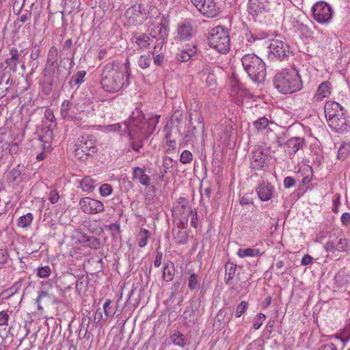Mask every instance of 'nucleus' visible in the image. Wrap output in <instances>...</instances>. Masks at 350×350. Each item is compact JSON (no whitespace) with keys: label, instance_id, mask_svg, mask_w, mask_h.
<instances>
[{"label":"nucleus","instance_id":"1","mask_svg":"<svg viewBox=\"0 0 350 350\" xmlns=\"http://www.w3.org/2000/svg\"><path fill=\"white\" fill-rule=\"evenodd\" d=\"M129 62L122 64L113 61L107 64L101 74L100 83L107 92H115L120 90L124 85H129L131 75Z\"/></svg>","mask_w":350,"mask_h":350},{"label":"nucleus","instance_id":"2","mask_svg":"<svg viewBox=\"0 0 350 350\" xmlns=\"http://www.w3.org/2000/svg\"><path fill=\"white\" fill-rule=\"evenodd\" d=\"M273 84L280 92L284 94L294 93L302 88L300 76L293 69L276 73L273 78Z\"/></svg>","mask_w":350,"mask_h":350},{"label":"nucleus","instance_id":"3","mask_svg":"<svg viewBox=\"0 0 350 350\" xmlns=\"http://www.w3.org/2000/svg\"><path fill=\"white\" fill-rule=\"evenodd\" d=\"M244 70L249 77L257 83H263L267 71L265 62L254 53L245 54L241 59Z\"/></svg>","mask_w":350,"mask_h":350},{"label":"nucleus","instance_id":"4","mask_svg":"<svg viewBox=\"0 0 350 350\" xmlns=\"http://www.w3.org/2000/svg\"><path fill=\"white\" fill-rule=\"evenodd\" d=\"M159 118V115L144 113L143 111H133L129 117V122L142 130L144 133L152 134L156 129Z\"/></svg>","mask_w":350,"mask_h":350},{"label":"nucleus","instance_id":"5","mask_svg":"<svg viewBox=\"0 0 350 350\" xmlns=\"http://www.w3.org/2000/svg\"><path fill=\"white\" fill-rule=\"evenodd\" d=\"M208 45L218 52L225 54L230 47L229 32L227 29L217 26L211 29L208 37Z\"/></svg>","mask_w":350,"mask_h":350},{"label":"nucleus","instance_id":"6","mask_svg":"<svg viewBox=\"0 0 350 350\" xmlns=\"http://www.w3.org/2000/svg\"><path fill=\"white\" fill-rule=\"evenodd\" d=\"M268 59L275 61L287 60L292 53L289 44L279 40H272L268 46Z\"/></svg>","mask_w":350,"mask_h":350},{"label":"nucleus","instance_id":"7","mask_svg":"<svg viewBox=\"0 0 350 350\" xmlns=\"http://www.w3.org/2000/svg\"><path fill=\"white\" fill-rule=\"evenodd\" d=\"M322 112L332 130L338 131L346 129L349 117L346 116L344 111H322Z\"/></svg>","mask_w":350,"mask_h":350},{"label":"nucleus","instance_id":"8","mask_svg":"<svg viewBox=\"0 0 350 350\" xmlns=\"http://www.w3.org/2000/svg\"><path fill=\"white\" fill-rule=\"evenodd\" d=\"M313 18L321 24L328 23L332 18V7L325 1H319L312 8Z\"/></svg>","mask_w":350,"mask_h":350},{"label":"nucleus","instance_id":"9","mask_svg":"<svg viewBox=\"0 0 350 350\" xmlns=\"http://www.w3.org/2000/svg\"><path fill=\"white\" fill-rule=\"evenodd\" d=\"M269 154L262 146H256L250 153V166L255 170H265L268 166Z\"/></svg>","mask_w":350,"mask_h":350},{"label":"nucleus","instance_id":"10","mask_svg":"<svg viewBox=\"0 0 350 350\" xmlns=\"http://www.w3.org/2000/svg\"><path fill=\"white\" fill-rule=\"evenodd\" d=\"M191 2L202 15L207 18H215L220 13V9L216 5L215 0H191Z\"/></svg>","mask_w":350,"mask_h":350},{"label":"nucleus","instance_id":"11","mask_svg":"<svg viewBox=\"0 0 350 350\" xmlns=\"http://www.w3.org/2000/svg\"><path fill=\"white\" fill-rule=\"evenodd\" d=\"M79 206L84 213L89 215L100 213L105 210L102 202L89 197L81 198L79 201Z\"/></svg>","mask_w":350,"mask_h":350},{"label":"nucleus","instance_id":"12","mask_svg":"<svg viewBox=\"0 0 350 350\" xmlns=\"http://www.w3.org/2000/svg\"><path fill=\"white\" fill-rule=\"evenodd\" d=\"M229 94L235 103L240 105L243 103V96L245 94L243 88L236 74L232 73L229 81Z\"/></svg>","mask_w":350,"mask_h":350},{"label":"nucleus","instance_id":"13","mask_svg":"<svg viewBox=\"0 0 350 350\" xmlns=\"http://www.w3.org/2000/svg\"><path fill=\"white\" fill-rule=\"evenodd\" d=\"M154 42L152 44L154 48V53L159 52L164 43L165 38L167 36V27L162 23L157 25L152 29Z\"/></svg>","mask_w":350,"mask_h":350},{"label":"nucleus","instance_id":"14","mask_svg":"<svg viewBox=\"0 0 350 350\" xmlns=\"http://www.w3.org/2000/svg\"><path fill=\"white\" fill-rule=\"evenodd\" d=\"M76 146H80L81 147V152H84L85 155H90L96 152V148L95 146V137L92 135H81L78 138Z\"/></svg>","mask_w":350,"mask_h":350},{"label":"nucleus","instance_id":"15","mask_svg":"<svg viewBox=\"0 0 350 350\" xmlns=\"http://www.w3.org/2000/svg\"><path fill=\"white\" fill-rule=\"evenodd\" d=\"M306 146V140L304 137H294L288 139L284 144V151L290 156H293L295 153Z\"/></svg>","mask_w":350,"mask_h":350},{"label":"nucleus","instance_id":"16","mask_svg":"<svg viewBox=\"0 0 350 350\" xmlns=\"http://www.w3.org/2000/svg\"><path fill=\"white\" fill-rule=\"evenodd\" d=\"M60 301L52 293L46 291H41L39 293L38 297L36 299L38 305V310H42L43 308L42 304L45 306L53 305L59 303Z\"/></svg>","mask_w":350,"mask_h":350},{"label":"nucleus","instance_id":"17","mask_svg":"<svg viewBox=\"0 0 350 350\" xmlns=\"http://www.w3.org/2000/svg\"><path fill=\"white\" fill-rule=\"evenodd\" d=\"M267 0H249L247 3L248 14L256 17L266 10L267 6Z\"/></svg>","mask_w":350,"mask_h":350},{"label":"nucleus","instance_id":"18","mask_svg":"<svg viewBox=\"0 0 350 350\" xmlns=\"http://www.w3.org/2000/svg\"><path fill=\"white\" fill-rule=\"evenodd\" d=\"M349 241L343 237H340L336 242L334 239H329L325 244L324 248L326 252H346L349 247Z\"/></svg>","mask_w":350,"mask_h":350},{"label":"nucleus","instance_id":"19","mask_svg":"<svg viewBox=\"0 0 350 350\" xmlns=\"http://www.w3.org/2000/svg\"><path fill=\"white\" fill-rule=\"evenodd\" d=\"M256 190L260 200L268 201L273 196L274 187L270 183L262 181L257 186Z\"/></svg>","mask_w":350,"mask_h":350},{"label":"nucleus","instance_id":"20","mask_svg":"<svg viewBox=\"0 0 350 350\" xmlns=\"http://www.w3.org/2000/svg\"><path fill=\"white\" fill-rule=\"evenodd\" d=\"M133 180L138 181L142 185L148 187L150 185V177L146 174L145 169L135 167L133 170Z\"/></svg>","mask_w":350,"mask_h":350},{"label":"nucleus","instance_id":"21","mask_svg":"<svg viewBox=\"0 0 350 350\" xmlns=\"http://www.w3.org/2000/svg\"><path fill=\"white\" fill-rule=\"evenodd\" d=\"M331 94V83L328 81L322 82L318 87L312 99L315 102L321 101L323 98Z\"/></svg>","mask_w":350,"mask_h":350},{"label":"nucleus","instance_id":"22","mask_svg":"<svg viewBox=\"0 0 350 350\" xmlns=\"http://www.w3.org/2000/svg\"><path fill=\"white\" fill-rule=\"evenodd\" d=\"M178 36L181 40H189L193 35V29L191 25L188 22H183L178 25Z\"/></svg>","mask_w":350,"mask_h":350},{"label":"nucleus","instance_id":"23","mask_svg":"<svg viewBox=\"0 0 350 350\" xmlns=\"http://www.w3.org/2000/svg\"><path fill=\"white\" fill-rule=\"evenodd\" d=\"M9 54L10 57L7 58L5 60V63L7 66L10 68L13 72H16L17 66L21 62L20 59V52L15 47H12L10 49Z\"/></svg>","mask_w":350,"mask_h":350},{"label":"nucleus","instance_id":"24","mask_svg":"<svg viewBox=\"0 0 350 350\" xmlns=\"http://www.w3.org/2000/svg\"><path fill=\"white\" fill-rule=\"evenodd\" d=\"M135 42L140 49H146L150 48L154 42L152 30L150 33H144L139 36L135 37Z\"/></svg>","mask_w":350,"mask_h":350},{"label":"nucleus","instance_id":"25","mask_svg":"<svg viewBox=\"0 0 350 350\" xmlns=\"http://www.w3.org/2000/svg\"><path fill=\"white\" fill-rule=\"evenodd\" d=\"M197 52V47L196 45H188L187 48L181 50L176 54V59L181 62H188L191 57Z\"/></svg>","mask_w":350,"mask_h":350},{"label":"nucleus","instance_id":"26","mask_svg":"<svg viewBox=\"0 0 350 350\" xmlns=\"http://www.w3.org/2000/svg\"><path fill=\"white\" fill-rule=\"evenodd\" d=\"M79 241L82 243L85 246L89 247L91 249L97 250L100 247V241L99 239L95 237L88 236L87 234H83L79 239Z\"/></svg>","mask_w":350,"mask_h":350},{"label":"nucleus","instance_id":"27","mask_svg":"<svg viewBox=\"0 0 350 350\" xmlns=\"http://www.w3.org/2000/svg\"><path fill=\"white\" fill-rule=\"evenodd\" d=\"M269 34L266 32H252L247 31L245 33V38L246 40V45H251L252 43L258 40H261L267 38Z\"/></svg>","mask_w":350,"mask_h":350},{"label":"nucleus","instance_id":"28","mask_svg":"<svg viewBox=\"0 0 350 350\" xmlns=\"http://www.w3.org/2000/svg\"><path fill=\"white\" fill-rule=\"evenodd\" d=\"M38 138L44 143H49L53 138L52 125H43L39 133Z\"/></svg>","mask_w":350,"mask_h":350},{"label":"nucleus","instance_id":"29","mask_svg":"<svg viewBox=\"0 0 350 350\" xmlns=\"http://www.w3.org/2000/svg\"><path fill=\"white\" fill-rule=\"evenodd\" d=\"M237 267V264L232 262L230 260L226 262L225 264L226 276L224 278L226 284H230L232 283V280L235 275Z\"/></svg>","mask_w":350,"mask_h":350},{"label":"nucleus","instance_id":"30","mask_svg":"<svg viewBox=\"0 0 350 350\" xmlns=\"http://www.w3.org/2000/svg\"><path fill=\"white\" fill-rule=\"evenodd\" d=\"M189 274L188 278V288L191 291H196L200 286V278L197 274H196L192 269L187 271Z\"/></svg>","mask_w":350,"mask_h":350},{"label":"nucleus","instance_id":"31","mask_svg":"<svg viewBox=\"0 0 350 350\" xmlns=\"http://www.w3.org/2000/svg\"><path fill=\"white\" fill-rule=\"evenodd\" d=\"M262 254L263 252H262L260 249L251 247L245 249L240 248L237 252V255L240 258L256 257L259 256Z\"/></svg>","mask_w":350,"mask_h":350},{"label":"nucleus","instance_id":"32","mask_svg":"<svg viewBox=\"0 0 350 350\" xmlns=\"http://www.w3.org/2000/svg\"><path fill=\"white\" fill-rule=\"evenodd\" d=\"M175 268L174 262L168 261L164 265L163 269V278L166 282H170L174 276Z\"/></svg>","mask_w":350,"mask_h":350},{"label":"nucleus","instance_id":"33","mask_svg":"<svg viewBox=\"0 0 350 350\" xmlns=\"http://www.w3.org/2000/svg\"><path fill=\"white\" fill-rule=\"evenodd\" d=\"M142 4H136L131 6L125 12L126 17L129 20L135 21L139 14H142Z\"/></svg>","mask_w":350,"mask_h":350},{"label":"nucleus","instance_id":"34","mask_svg":"<svg viewBox=\"0 0 350 350\" xmlns=\"http://www.w3.org/2000/svg\"><path fill=\"white\" fill-rule=\"evenodd\" d=\"M58 59V51L55 46H52L49 50L46 59V66H53L57 62Z\"/></svg>","mask_w":350,"mask_h":350},{"label":"nucleus","instance_id":"35","mask_svg":"<svg viewBox=\"0 0 350 350\" xmlns=\"http://www.w3.org/2000/svg\"><path fill=\"white\" fill-rule=\"evenodd\" d=\"M154 53L151 52L148 55H143L139 57L138 64L141 68L145 69L148 68L150 66L152 62V57L154 56Z\"/></svg>","mask_w":350,"mask_h":350},{"label":"nucleus","instance_id":"36","mask_svg":"<svg viewBox=\"0 0 350 350\" xmlns=\"http://www.w3.org/2000/svg\"><path fill=\"white\" fill-rule=\"evenodd\" d=\"M33 217L31 213H28L25 215H23L19 217L17 222V226L21 228H27L30 226Z\"/></svg>","mask_w":350,"mask_h":350},{"label":"nucleus","instance_id":"37","mask_svg":"<svg viewBox=\"0 0 350 350\" xmlns=\"http://www.w3.org/2000/svg\"><path fill=\"white\" fill-rule=\"evenodd\" d=\"M80 187L83 191L90 192L95 188L94 181L88 177H85L80 181Z\"/></svg>","mask_w":350,"mask_h":350},{"label":"nucleus","instance_id":"38","mask_svg":"<svg viewBox=\"0 0 350 350\" xmlns=\"http://www.w3.org/2000/svg\"><path fill=\"white\" fill-rule=\"evenodd\" d=\"M174 239L176 243L184 245L188 241V236L185 231L178 230L174 232Z\"/></svg>","mask_w":350,"mask_h":350},{"label":"nucleus","instance_id":"39","mask_svg":"<svg viewBox=\"0 0 350 350\" xmlns=\"http://www.w3.org/2000/svg\"><path fill=\"white\" fill-rule=\"evenodd\" d=\"M86 75V72L85 70H79L76 74H75L71 79H70V84L74 83L75 85L79 87L83 82V79Z\"/></svg>","mask_w":350,"mask_h":350},{"label":"nucleus","instance_id":"40","mask_svg":"<svg viewBox=\"0 0 350 350\" xmlns=\"http://www.w3.org/2000/svg\"><path fill=\"white\" fill-rule=\"evenodd\" d=\"M350 151V145L347 143H342L340 144L338 150V158L339 159H345L347 157Z\"/></svg>","mask_w":350,"mask_h":350},{"label":"nucleus","instance_id":"41","mask_svg":"<svg viewBox=\"0 0 350 350\" xmlns=\"http://www.w3.org/2000/svg\"><path fill=\"white\" fill-rule=\"evenodd\" d=\"M139 239L138 241V245L140 247H144L147 245L148 239L150 237V232L148 230L144 228L142 229L139 233Z\"/></svg>","mask_w":350,"mask_h":350},{"label":"nucleus","instance_id":"42","mask_svg":"<svg viewBox=\"0 0 350 350\" xmlns=\"http://www.w3.org/2000/svg\"><path fill=\"white\" fill-rule=\"evenodd\" d=\"M171 340L173 343L180 347H184L185 342V336L180 332L174 333L171 336Z\"/></svg>","mask_w":350,"mask_h":350},{"label":"nucleus","instance_id":"43","mask_svg":"<svg viewBox=\"0 0 350 350\" xmlns=\"http://www.w3.org/2000/svg\"><path fill=\"white\" fill-rule=\"evenodd\" d=\"M22 120L21 111H12L7 118V122L11 124L18 123Z\"/></svg>","mask_w":350,"mask_h":350},{"label":"nucleus","instance_id":"44","mask_svg":"<svg viewBox=\"0 0 350 350\" xmlns=\"http://www.w3.org/2000/svg\"><path fill=\"white\" fill-rule=\"evenodd\" d=\"M266 319V315L262 313H258L254 319L253 328L258 329L262 324L263 321Z\"/></svg>","mask_w":350,"mask_h":350},{"label":"nucleus","instance_id":"45","mask_svg":"<svg viewBox=\"0 0 350 350\" xmlns=\"http://www.w3.org/2000/svg\"><path fill=\"white\" fill-rule=\"evenodd\" d=\"M227 315V310L225 308H222L219 310L215 320V323H219V325H221L223 323H225V319Z\"/></svg>","mask_w":350,"mask_h":350},{"label":"nucleus","instance_id":"46","mask_svg":"<svg viewBox=\"0 0 350 350\" xmlns=\"http://www.w3.org/2000/svg\"><path fill=\"white\" fill-rule=\"evenodd\" d=\"M323 109H344V107L336 101L328 100L325 103Z\"/></svg>","mask_w":350,"mask_h":350},{"label":"nucleus","instance_id":"47","mask_svg":"<svg viewBox=\"0 0 350 350\" xmlns=\"http://www.w3.org/2000/svg\"><path fill=\"white\" fill-rule=\"evenodd\" d=\"M193 155L189 150H184L180 157V161L183 163H189L192 161Z\"/></svg>","mask_w":350,"mask_h":350},{"label":"nucleus","instance_id":"48","mask_svg":"<svg viewBox=\"0 0 350 350\" xmlns=\"http://www.w3.org/2000/svg\"><path fill=\"white\" fill-rule=\"evenodd\" d=\"M248 307V304L245 301H242L237 307L235 312L236 317H240L246 310Z\"/></svg>","mask_w":350,"mask_h":350},{"label":"nucleus","instance_id":"49","mask_svg":"<svg viewBox=\"0 0 350 350\" xmlns=\"http://www.w3.org/2000/svg\"><path fill=\"white\" fill-rule=\"evenodd\" d=\"M99 191L102 196L107 197L112 193L113 189L109 184L105 183L100 187Z\"/></svg>","mask_w":350,"mask_h":350},{"label":"nucleus","instance_id":"50","mask_svg":"<svg viewBox=\"0 0 350 350\" xmlns=\"http://www.w3.org/2000/svg\"><path fill=\"white\" fill-rule=\"evenodd\" d=\"M51 273V268L48 266L41 267L38 269L37 275L40 278H47Z\"/></svg>","mask_w":350,"mask_h":350},{"label":"nucleus","instance_id":"51","mask_svg":"<svg viewBox=\"0 0 350 350\" xmlns=\"http://www.w3.org/2000/svg\"><path fill=\"white\" fill-rule=\"evenodd\" d=\"M258 130L265 129L269 125V120L266 118H260L254 123Z\"/></svg>","mask_w":350,"mask_h":350},{"label":"nucleus","instance_id":"52","mask_svg":"<svg viewBox=\"0 0 350 350\" xmlns=\"http://www.w3.org/2000/svg\"><path fill=\"white\" fill-rule=\"evenodd\" d=\"M178 204H180V206H177L176 208L179 211H183L184 212V211L188 208L189 209H190V208L189 207V201L187 198H184V197H180L178 199Z\"/></svg>","mask_w":350,"mask_h":350},{"label":"nucleus","instance_id":"53","mask_svg":"<svg viewBox=\"0 0 350 350\" xmlns=\"http://www.w3.org/2000/svg\"><path fill=\"white\" fill-rule=\"evenodd\" d=\"M273 147L274 148H279L281 147L283 144V142L285 139V134L283 133L280 135H278L274 134L273 135Z\"/></svg>","mask_w":350,"mask_h":350},{"label":"nucleus","instance_id":"54","mask_svg":"<svg viewBox=\"0 0 350 350\" xmlns=\"http://www.w3.org/2000/svg\"><path fill=\"white\" fill-rule=\"evenodd\" d=\"M31 16V10H25L24 12L21 13L18 18V21L24 24L27 22Z\"/></svg>","mask_w":350,"mask_h":350},{"label":"nucleus","instance_id":"55","mask_svg":"<svg viewBox=\"0 0 350 350\" xmlns=\"http://www.w3.org/2000/svg\"><path fill=\"white\" fill-rule=\"evenodd\" d=\"M111 301L110 299H106L103 304V310L105 315L107 317H112L113 313L111 310Z\"/></svg>","mask_w":350,"mask_h":350},{"label":"nucleus","instance_id":"56","mask_svg":"<svg viewBox=\"0 0 350 350\" xmlns=\"http://www.w3.org/2000/svg\"><path fill=\"white\" fill-rule=\"evenodd\" d=\"M188 215L191 216V225L196 228L198 224V215L196 210L189 209Z\"/></svg>","mask_w":350,"mask_h":350},{"label":"nucleus","instance_id":"57","mask_svg":"<svg viewBox=\"0 0 350 350\" xmlns=\"http://www.w3.org/2000/svg\"><path fill=\"white\" fill-rule=\"evenodd\" d=\"M295 180L291 176H287L284 180V186L286 189H289L295 185Z\"/></svg>","mask_w":350,"mask_h":350},{"label":"nucleus","instance_id":"58","mask_svg":"<svg viewBox=\"0 0 350 350\" xmlns=\"http://www.w3.org/2000/svg\"><path fill=\"white\" fill-rule=\"evenodd\" d=\"M9 315L5 310L0 312V325H8Z\"/></svg>","mask_w":350,"mask_h":350},{"label":"nucleus","instance_id":"59","mask_svg":"<svg viewBox=\"0 0 350 350\" xmlns=\"http://www.w3.org/2000/svg\"><path fill=\"white\" fill-rule=\"evenodd\" d=\"M340 221L343 226H349L350 224V214L349 213H342L340 217Z\"/></svg>","mask_w":350,"mask_h":350},{"label":"nucleus","instance_id":"60","mask_svg":"<svg viewBox=\"0 0 350 350\" xmlns=\"http://www.w3.org/2000/svg\"><path fill=\"white\" fill-rule=\"evenodd\" d=\"M163 258V253L160 251L156 252V256L154 261V265L155 267H159L161 265Z\"/></svg>","mask_w":350,"mask_h":350},{"label":"nucleus","instance_id":"61","mask_svg":"<svg viewBox=\"0 0 350 350\" xmlns=\"http://www.w3.org/2000/svg\"><path fill=\"white\" fill-rule=\"evenodd\" d=\"M40 54V47H38L36 45H35L33 46L32 51H31V53L30 57H31V59L36 60V59H37L39 57Z\"/></svg>","mask_w":350,"mask_h":350},{"label":"nucleus","instance_id":"62","mask_svg":"<svg viewBox=\"0 0 350 350\" xmlns=\"http://www.w3.org/2000/svg\"><path fill=\"white\" fill-rule=\"evenodd\" d=\"M59 193L56 191H52L49 194V200L52 204H55L59 200Z\"/></svg>","mask_w":350,"mask_h":350},{"label":"nucleus","instance_id":"63","mask_svg":"<svg viewBox=\"0 0 350 350\" xmlns=\"http://www.w3.org/2000/svg\"><path fill=\"white\" fill-rule=\"evenodd\" d=\"M312 260L313 258L311 256H310L309 254H305L303 256L301 262L302 265H308L312 264Z\"/></svg>","mask_w":350,"mask_h":350},{"label":"nucleus","instance_id":"64","mask_svg":"<svg viewBox=\"0 0 350 350\" xmlns=\"http://www.w3.org/2000/svg\"><path fill=\"white\" fill-rule=\"evenodd\" d=\"M8 151L10 154H15L18 151V145L17 143L9 144Z\"/></svg>","mask_w":350,"mask_h":350}]
</instances>
